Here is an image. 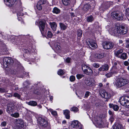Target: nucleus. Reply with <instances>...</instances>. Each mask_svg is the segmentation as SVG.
<instances>
[{
  "instance_id": "obj_50",
  "label": "nucleus",
  "mask_w": 129,
  "mask_h": 129,
  "mask_svg": "<svg viewBox=\"0 0 129 129\" xmlns=\"http://www.w3.org/2000/svg\"><path fill=\"white\" fill-rule=\"evenodd\" d=\"M52 34L51 32L50 31H48V33L47 36L49 38L52 37Z\"/></svg>"
},
{
  "instance_id": "obj_46",
  "label": "nucleus",
  "mask_w": 129,
  "mask_h": 129,
  "mask_svg": "<svg viewBox=\"0 0 129 129\" xmlns=\"http://www.w3.org/2000/svg\"><path fill=\"white\" fill-rule=\"evenodd\" d=\"M7 124V122L4 121L2 122L1 123V127H5Z\"/></svg>"
},
{
  "instance_id": "obj_35",
  "label": "nucleus",
  "mask_w": 129,
  "mask_h": 129,
  "mask_svg": "<svg viewBox=\"0 0 129 129\" xmlns=\"http://www.w3.org/2000/svg\"><path fill=\"white\" fill-rule=\"evenodd\" d=\"M95 121H96V122L97 123L98 125L101 126V125L102 122V119L100 117H99V118L98 119H96V120H95Z\"/></svg>"
},
{
  "instance_id": "obj_62",
  "label": "nucleus",
  "mask_w": 129,
  "mask_h": 129,
  "mask_svg": "<svg viewBox=\"0 0 129 129\" xmlns=\"http://www.w3.org/2000/svg\"><path fill=\"white\" fill-rule=\"evenodd\" d=\"M126 107L129 108V99L127 104V105H126Z\"/></svg>"
},
{
  "instance_id": "obj_21",
  "label": "nucleus",
  "mask_w": 129,
  "mask_h": 129,
  "mask_svg": "<svg viewBox=\"0 0 129 129\" xmlns=\"http://www.w3.org/2000/svg\"><path fill=\"white\" fill-rule=\"evenodd\" d=\"M29 83L28 81H26L24 82L23 83V88L24 89L26 90L29 87Z\"/></svg>"
},
{
  "instance_id": "obj_64",
  "label": "nucleus",
  "mask_w": 129,
  "mask_h": 129,
  "mask_svg": "<svg viewBox=\"0 0 129 129\" xmlns=\"http://www.w3.org/2000/svg\"><path fill=\"white\" fill-rule=\"evenodd\" d=\"M23 74H22V76H23L25 75L26 74V73L25 72H23L22 73Z\"/></svg>"
},
{
  "instance_id": "obj_38",
  "label": "nucleus",
  "mask_w": 129,
  "mask_h": 129,
  "mask_svg": "<svg viewBox=\"0 0 129 129\" xmlns=\"http://www.w3.org/2000/svg\"><path fill=\"white\" fill-rule=\"evenodd\" d=\"M106 91L103 89H101L99 91V93L102 96L103 98L105 93H106Z\"/></svg>"
},
{
  "instance_id": "obj_48",
  "label": "nucleus",
  "mask_w": 129,
  "mask_h": 129,
  "mask_svg": "<svg viewBox=\"0 0 129 129\" xmlns=\"http://www.w3.org/2000/svg\"><path fill=\"white\" fill-rule=\"evenodd\" d=\"M11 74H13V75H16L18 74L17 71L15 69L12 70L11 71Z\"/></svg>"
},
{
  "instance_id": "obj_31",
  "label": "nucleus",
  "mask_w": 129,
  "mask_h": 129,
  "mask_svg": "<svg viewBox=\"0 0 129 129\" xmlns=\"http://www.w3.org/2000/svg\"><path fill=\"white\" fill-rule=\"evenodd\" d=\"M54 47L56 49L58 52H59L60 49V47L59 45V44L58 43H55Z\"/></svg>"
},
{
  "instance_id": "obj_10",
  "label": "nucleus",
  "mask_w": 129,
  "mask_h": 129,
  "mask_svg": "<svg viewBox=\"0 0 129 129\" xmlns=\"http://www.w3.org/2000/svg\"><path fill=\"white\" fill-rule=\"evenodd\" d=\"M71 125V127L73 128H78V129H82V125L77 120H75L72 122Z\"/></svg>"
},
{
  "instance_id": "obj_13",
  "label": "nucleus",
  "mask_w": 129,
  "mask_h": 129,
  "mask_svg": "<svg viewBox=\"0 0 129 129\" xmlns=\"http://www.w3.org/2000/svg\"><path fill=\"white\" fill-rule=\"evenodd\" d=\"M17 0H4V2L8 6H11L13 5Z\"/></svg>"
},
{
  "instance_id": "obj_8",
  "label": "nucleus",
  "mask_w": 129,
  "mask_h": 129,
  "mask_svg": "<svg viewBox=\"0 0 129 129\" xmlns=\"http://www.w3.org/2000/svg\"><path fill=\"white\" fill-rule=\"evenodd\" d=\"M3 60V65L6 67H7L8 65L11 64L13 62V60L10 57H5L4 58Z\"/></svg>"
},
{
  "instance_id": "obj_45",
  "label": "nucleus",
  "mask_w": 129,
  "mask_h": 129,
  "mask_svg": "<svg viewBox=\"0 0 129 129\" xmlns=\"http://www.w3.org/2000/svg\"><path fill=\"white\" fill-rule=\"evenodd\" d=\"M8 91V90H6L5 88H0V92L1 93L6 92Z\"/></svg>"
},
{
  "instance_id": "obj_25",
  "label": "nucleus",
  "mask_w": 129,
  "mask_h": 129,
  "mask_svg": "<svg viewBox=\"0 0 129 129\" xmlns=\"http://www.w3.org/2000/svg\"><path fill=\"white\" fill-rule=\"evenodd\" d=\"M26 103L28 105L31 106H35L37 105V103L34 101H31L29 102H26Z\"/></svg>"
},
{
  "instance_id": "obj_39",
  "label": "nucleus",
  "mask_w": 129,
  "mask_h": 129,
  "mask_svg": "<svg viewBox=\"0 0 129 129\" xmlns=\"http://www.w3.org/2000/svg\"><path fill=\"white\" fill-rule=\"evenodd\" d=\"M11 115L13 117L15 118H17L19 117V114L18 113L16 112L11 114Z\"/></svg>"
},
{
  "instance_id": "obj_41",
  "label": "nucleus",
  "mask_w": 129,
  "mask_h": 129,
  "mask_svg": "<svg viewBox=\"0 0 129 129\" xmlns=\"http://www.w3.org/2000/svg\"><path fill=\"white\" fill-rule=\"evenodd\" d=\"M96 108L98 109H100L102 107L101 104L99 103H96L95 104Z\"/></svg>"
},
{
  "instance_id": "obj_40",
  "label": "nucleus",
  "mask_w": 129,
  "mask_h": 129,
  "mask_svg": "<svg viewBox=\"0 0 129 129\" xmlns=\"http://www.w3.org/2000/svg\"><path fill=\"white\" fill-rule=\"evenodd\" d=\"M77 36L78 37L80 38L82 36L83 32L82 30L79 29L77 31Z\"/></svg>"
},
{
  "instance_id": "obj_54",
  "label": "nucleus",
  "mask_w": 129,
  "mask_h": 129,
  "mask_svg": "<svg viewBox=\"0 0 129 129\" xmlns=\"http://www.w3.org/2000/svg\"><path fill=\"white\" fill-rule=\"evenodd\" d=\"M76 77L77 78L79 79L83 77V75H82L78 74L76 75Z\"/></svg>"
},
{
  "instance_id": "obj_3",
  "label": "nucleus",
  "mask_w": 129,
  "mask_h": 129,
  "mask_svg": "<svg viewBox=\"0 0 129 129\" xmlns=\"http://www.w3.org/2000/svg\"><path fill=\"white\" fill-rule=\"evenodd\" d=\"M38 120L40 125L43 127H46L48 125L46 118L40 117L39 118Z\"/></svg>"
},
{
  "instance_id": "obj_16",
  "label": "nucleus",
  "mask_w": 129,
  "mask_h": 129,
  "mask_svg": "<svg viewBox=\"0 0 129 129\" xmlns=\"http://www.w3.org/2000/svg\"><path fill=\"white\" fill-rule=\"evenodd\" d=\"M109 105L110 108H112L115 111H117L119 109L118 106L116 105H114L112 104H110Z\"/></svg>"
},
{
  "instance_id": "obj_20",
  "label": "nucleus",
  "mask_w": 129,
  "mask_h": 129,
  "mask_svg": "<svg viewBox=\"0 0 129 129\" xmlns=\"http://www.w3.org/2000/svg\"><path fill=\"white\" fill-rule=\"evenodd\" d=\"M59 25L61 30H65L67 29V25H65L62 23H59Z\"/></svg>"
},
{
  "instance_id": "obj_44",
  "label": "nucleus",
  "mask_w": 129,
  "mask_h": 129,
  "mask_svg": "<svg viewBox=\"0 0 129 129\" xmlns=\"http://www.w3.org/2000/svg\"><path fill=\"white\" fill-rule=\"evenodd\" d=\"M64 72L61 69L59 70L58 72V74L59 75H62L64 74Z\"/></svg>"
},
{
  "instance_id": "obj_59",
  "label": "nucleus",
  "mask_w": 129,
  "mask_h": 129,
  "mask_svg": "<svg viewBox=\"0 0 129 129\" xmlns=\"http://www.w3.org/2000/svg\"><path fill=\"white\" fill-rule=\"evenodd\" d=\"M70 58H67L66 59V61L68 63H69L70 62Z\"/></svg>"
},
{
  "instance_id": "obj_26",
  "label": "nucleus",
  "mask_w": 129,
  "mask_h": 129,
  "mask_svg": "<svg viewBox=\"0 0 129 129\" xmlns=\"http://www.w3.org/2000/svg\"><path fill=\"white\" fill-rule=\"evenodd\" d=\"M115 27V28H112L110 30H110V32L111 34L112 35H116L117 34V33H118L117 30L116 29V27Z\"/></svg>"
},
{
  "instance_id": "obj_53",
  "label": "nucleus",
  "mask_w": 129,
  "mask_h": 129,
  "mask_svg": "<svg viewBox=\"0 0 129 129\" xmlns=\"http://www.w3.org/2000/svg\"><path fill=\"white\" fill-rule=\"evenodd\" d=\"M14 96L15 97L17 98L18 99H20V95L18 93H15L14 94Z\"/></svg>"
},
{
  "instance_id": "obj_14",
  "label": "nucleus",
  "mask_w": 129,
  "mask_h": 129,
  "mask_svg": "<svg viewBox=\"0 0 129 129\" xmlns=\"http://www.w3.org/2000/svg\"><path fill=\"white\" fill-rule=\"evenodd\" d=\"M109 69V66L108 64H105L102 65L98 70L99 71H107Z\"/></svg>"
},
{
  "instance_id": "obj_36",
  "label": "nucleus",
  "mask_w": 129,
  "mask_h": 129,
  "mask_svg": "<svg viewBox=\"0 0 129 129\" xmlns=\"http://www.w3.org/2000/svg\"><path fill=\"white\" fill-rule=\"evenodd\" d=\"M118 15V13L116 12H113L111 14V16L115 18L116 19Z\"/></svg>"
},
{
  "instance_id": "obj_27",
  "label": "nucleus",
  "mask_w": 129,
  "mask_h": 129,
  "mask_svg": "<svg viewBox=\"0 0 129 129\" xmlns=\"http://www.w3.org/2000/svg\"><path fill=\"white\" fill-rule=\"evenodd\" d=\"M60 10L58 8L56 7H55L53 8L52 12L53 13L56 14H58L60 12Z\"/></svg>"
},
{
  "instance_id": "obj_58",
  "label": "nucleus",
  "mask_w": 129,
  "mask_h": 129,
  "mask_svg": "<svg viewBox=\"0 0 129 129\" xmlns=\"http://www.w3.org/2000/svg\"><path fill=\"white\" fill-rule=\"evenodd\" d=\"M124 64L125 66H127L129 64L128 62L127 61H125L124 62Z\"/></svg>"
},
{
  "instance_id": "obj_4",
  "label": "nucleus",
  "mask_w": 129,
  "mask_h": 129,
  "mask_svg": "<svg viewBox=\"0 0 129 129\" xmlns=\"http://www.w3.org/2000/svg\"><path fill=\"white\" fill-rule=\"evenodd\" d=\"M82 70L86 74L91 75L92 73V71L91 69L85 64H83L82 66Z\"/></svg>"
},
{
  "instance_id": "obj_52",
  "label": "nucleus",
  "mask_w": 129,
  "mask_h": 129,
  "mask_svg": "<svg viewBox=\"0 0 129 129\" xmlns=\"http://www.w3.org/2000/svg\"><path fill=\"white\" fill-rule=\"evenodd\" d=\"M75 77L73 76H72L70 77V80L71 81L73 82L75 81Z\"/></svg>"
},
{
  "instance_id": "obj_7",
  "label": "nucleus",
  "mask_w": 129,
  "mask_h": 129,
  "mask_svg": "<svg viewBox=\"0 0 129 129\" xmlns=\"http://www.w3.org/2000/svg\"><path fill=\"white\" fill-rule=\"evenodd\" d=\"M103 46L105 49H110L113 47L114 44L111 42L105 41L103 43Z\"/></svg>"
},
{
  "instance_id": "obj_6",
  "label": "nucleus",
  "mask_w": 129,
  "mask_h": 129,
  "mask_svg": "<svg viewBox=\"0 0 129 129\" xmlns=\"http://www.w3.org/2000/svg\"><path fill=\"white\" fill-rule=\"evenodd\" d=\"M129 100V97L127 96H122L119 99L120 103L121 105L126 107Z\"/></svg>"
},
{
  "instance_id": "obj_15",
  "label": "nucleus",
  "mask_w": 129,
  "mask_h": 129,
  "mask_svg": "<svg viewBox=\"0 0 129 129\" xmlns=\"http://www.w3.org/2000/svg\"><path fill=\"white\" fill-rule=\"evenodd\" d=\"M94 83L95 81L93 79L92 80L90 79V80H87L85 81V83L86 85L90 86H93Z\"/></svg>"
},
{
  "instance_id": "obj_49",
  "label": "nucleus",
  "mask_w": 129,
  "mask_h": 129,
  "mask_svg": "<svg viewBox=\"0 0 129 129\" xmlns=\"http://www.w3.org/2000/svg\"><path fill=\"white\" fill-rule=\"evenodd\" d=\"M90 92L88 91H87L86 92L85 94V98H87L90 95Z\"/></svg>"
},
{
  "instance_id": "obj_60",
  "label": "nucleus",
  "mask_w": 129,
  "mask_h": 129,
  "mask_svg": "<svg viewBox=\"0 0 129 129\" xmlns=\"http://www.w3.org/2000/svg\"><path fill=\"white\" fill-rule=\"evenodd\" d=\"M70 14L71 15V16L72 17H73L75 16V15L74 13L73 12L70 13Z\"/></svg>"
},
{
  "instance_id": "obj_42",
  "label": "nucleus",
  "mask_w": 129,
  "mask_h": 129,
  "mask_svg": "<svg viewBox=\"0 0 129 129\" xmlns=\"http://www.w3.org/2000/svg\"><path fill=\"white\" fill-rule=\"evenodd\" d=\"M70 110L71 111H73L75 112H76L78 111V108L76 107H73Z\"/></svg>"
},
{
  "instance_id": "obj_33",
  "label": "nucleus",
  "mask_w": 129,
  "mask_h": 129,
  "mask_svg": "<svg viewBox=\"0 0 129 129\" xmlns=\"http://www.w3.org/2000/svg\"><path fill=\"white\" fill-rule=\"evenodd\" d=\"M123 52V50L122 49H120L117 51L115 52V55L117 57H119L118 56L119 54H121Z\"/></svg>"
},
{
  "instance_id": "obj_9",
  "label": "nucleus",
  "mask_w": 129,
  "mask_h": 129,
  "mask_svg": "<svg viewBox=\"0 0 129 129\" xmlns=\"http://www.w3.org/2000/svg\"><path fill=\"white\" fill-rule=\"evenodd\" d=\"M39 27L41 34L42 35L45 34L46 33V31H44L45 22V21H41L39 22Z\"/></svg>"
},
{
  "instance_id": "obj_51",
  "label": "nucleus",
  "mask_w": 129,
  "mask_h": 129,
  "mask_svg": "<svg viewBox=\"0 0 129 129\" xmlns=\"http://www.w3.org/2000/svg\"><path fill=\"white\" fill-rule=\"evenodd\" d=\"M21 12H18L17 14V15L18 16H22L23 15V13L22 12V9L21 10Z\"/></svg>"
},
{
  "instance_id": "obj_56",
  "label": "nucleus",
  "mask_w": 129,
  "mask_h": 129,
  "mask_svg": "<svg viewBox=\"0 0 129 129\" xmlns=\"http://www.w3.org/2000/svg\"><path fill=\"white\" fill-rule=\"evenodd\" d=\"M110 2H107L106 3V5H107V7H105L106 8H108L110 7Z\"/></svg>"
},
{
  "instance_id": "obj_2",
  "label": "nucleus",
  "mask_w": 129,
  "mask_h": 129,
  "mask_svg": "<svg viewBox=\"0 0 129 129\" xmlns=\"http://www.w3.org/2000/svg\"><path fill=\"white\" fill-rule=\"evenodd\" d=\"M116 29L117 30L118 33L124 35L127 33L128 31V28L126 26L122 25L116 26Z\"/></svg>"
},
{
  "instance_id": "obj_61",
  "label": "nucleus",
  "mask_w": 129,
  "mask_h": 129,
  "mask_svg": "<svg viewBox=\"0 0 129 129\" xmlns=\"http://www.w3.org/2000/svg\"><path fill=\"white\" fill-rule=\"evenodd\" d=\"M98 86L100 87H102L103 86V85L102 83H100L99 84Z\"/></svg>"
},
{
  "instance_id": "obj_30",
  "label": "nucleus",
  "mask_w": 129,
  "mask_h": 129,
  "mask_svg": "<svg viewBox=\"0 0 129 129\" xmlns=\"http://www.w3.org/2000/svg\"><path fill=\"white\" fill-rule=\"evenodd\" d=\"M119 57L123 60L125 59H127V54L125 53H123L121 54L120 56H119Z\"/></svg>"
},
{
  "instance_id": "obj_11",
  "label": "nucleus",
  "mask_w": 129,
  "mask_h": 129,
  "mask_svg": "<svg viewBox=\"0 0 129 129\" xmlns=\"http://www.w3.org/2000/svg\"><path fill=\"white\" fill-rule=\"evenodd\" d=\"M46 2V0H40L37 3V9L39 10L42 9V6L45 4Z\"/></svg>"
},
{
  "instance_id": "obj_17",
  "label": "nucleus",
  "mask_w": 129,
  "mask_h": 129,
  "mask_svg": "<svg viewBox=\"0 0 129 129\" xmlns=\"http://www.w3.org/2000/svg\"><path fill=\"white\" fill-rule=\"evenodd\" d=\"M49 24L52 30L53 31L56 30L57 26V25L56 23L55 22H50Z\"/></svg>"
},
{
  "instance_id": "obj_24",
  "label": "nucleus",
  "mask_w": 129,
  "mask_h": 129,
  "mask_svg": "<svg viewBox=\"0 0 129 129\" xmlns=\"http://www.w3.org/2000/svg\"><path fill=\"white\" fill-rule=\"evenodd\" d=\"M123 126L122 124L119 123L115 125L113 129H123Z\"/></svg>"
},
{
  "instance_id": "obj_34",
  "label": "nucleus",
  "mask_w": 129,
  "mask_h": 129,
  "mask_svg": "<svg viewBox=\"0 0 129 129\" xmlns=\"http://www.w3.org/2000/svg\"><path fill=\"white\" fill-rule=\"evenodd\" d=\"M118 15L116 19L119 20H122L123 17L122 13H118Z\"/></svg>"
},
{
  "instance_id": "obj_23",
  "label": "nucleus",
  "mask_w": 129,
  "mask_h": 129,
  "mask_svg": "<svg viewBox=\"0 0 129 129\" xmlns=\"http://www.w3.org/2000/svg\"><path fill=\"white\" fill-rule=\"evenodd\" d=\"M90 7V6L88 4H85L83 6V10L85 12H86L88 10Z\"/></svg>"
},
{
  "instance_id": "obj_37",
  "label": "nucleus",
  "mask_w": 129,
  "mask_h": 129,
  "mask_svg": "<svg viewBox=\"0 0 129 129\" xmlns=\"http://www.w3.org/2000/svg\"><path fill=\"white\" fill-rule=\"evenodd\" d=\"M111 95L110 94H108L107 92H106V93H105L104 96L103 97V98L107 99H109L110 98Z\"/></svg>"
},
{
  "instance_id": "obj_18",
  "label": "nucleus",
  "mask_w": 129,
  "mask_h": 129,
  "mask_svg": "<svg viewBox=\"0 0 129 129\" xmlns=\"http://www.w3.org/2000/svg\"><path fill=\"white\" fill-rule=\"evenodd\" d=\"M14 108L13 106L11 104H9L7 105V112L9 113L10 112L12 111L13 109Z\"/></svg>"
},
{
  "instance_id": "obj_5",
  "label": "nucleus",
  "mask_w": 129,
  "mask_h": 129,
  "mask_svg": "<svg viewBox=\"0 0 129 129\" xmlns=\"http://www.w3.org/2000/svg\"><path fill=\"white\" fill-rule=\"evenodd\" d=\"M87 44L90 47H92L93 49H94L97 47V45L95 41L94 40L88 38L86 40Z\"/></svg>"
},
{
  "instance_id": "obj_32",
  "label": "nucleus",
  "mask_w": 129,
  "mask_h": 129,
  "mask_svg": "<svg viewBox=\"0 0 129 129\" xmlns=\"http://www.w3.org/2000/svg\"><path fill=\"white\" fill-rule=\"evenodd\" d=\"M87 21L88 22H91L94 20V18L93 16L90 15L87 18Z\"/></svg>"
},
{
  "instance_id": "obj_63",
  "label": "nucleus",
  "mask_w": 129,
  "mask_h": 129,
  "mask_svg": "<svg viewBox=\"0 0 129 129\" xmlns=\"http://www.w3.org/2000/svg\"><path fill=\"white\" fill-rule=\"evenodd\" d=\"M3 113V110L0 109V115H2Z\"/></svg>"
},
{
  "instance_id": "obj_19",
  "label": "nucleus",
  "mask_w": 129,
  "mask_h": 129,
  "mask_svg": "<svg viewBox=\"0 0 129 129\" xmlns=\"http://www.w3.org/2000/svg\"><path fill=\"white\" fill-rule=\"evenodd\" d=\"M94 57L96 58L102 59L104 57V55L103 53H97L95 54Z\"/></svg>"
},
{
  "instance_id": "obj_12",
  "label": "nucleus",
  "mask_w": 129,
  "mask_h": 129,
  "mask_svg": "<svg viewBox=\"0 0 129 129\" xmlns=\"http://www.w3.org/2000/svg\"><path fill=\"white\" fill-rule=\"evenodd\" d=\"M15 123L17 127H23L24 126V122L22 120L18 119L16 120Z\"/></svg>"
},
{
  "instance_id": "obj_1",
  "label": "nucleus",
  "mask_w": 129,
  "mask_h": 129,
  "mask_svg": "<svg viewBox=\"0 0 129 129\" xmlns=\"http://www.w3.org/2000/svg\"><path fill=\"white\" fill-rule=\"evenodd\" d=\"M128 83V79L120 77L116 78L113 82V84L116 87L120 88L127 84Z\"/></svg>"
},
{
  "instance_id": "obj_55",
  "label": "nucleus",
  "mask_w": 129,
  "mask_h": 129,
  "mask_svg": "<svg viewBox=\"0 0 129 129\" xmlns=\"http://www.w3.org/2000/svg\"><path fill=\"white\" fill-rule=\"evenodd\" d=\"M109 120L111 122V123H112L114 120V118L113 117V116H111V117H110Z\"/></svg>"
},
{
  "instance_id": "obj_28",
  "label": "nucleus",
  "mask_w": 129,
  "mask_h": 129,
  "mask_svg": "<svg viewBox=\"0 0 129 129\" xmlns=\"http://www.w3.org/2000/svg\"><path fill=\"white\" fill-rule=\"evenodd\" d=\"M117 73L116 71H113L107 74L106 75V76L107 78H109L112 76L113 74H116Z\"/></svg>"
},
{
  "instance_id": "obj_22",
  "label": "nucleus",
  "mask_w": 129,
  "mask_h": 129,
  "mask_svg": "<svg viewBox=\"0 0 129 129\" xmlns=\"http://www.w3.org/2000/svg\"><path fill=\"white\" fill-rule=\"evenodd\" d=\"M63 112L64 114L65 115L66 118L67 119H69L70 117L69 115L70 111L67 110H66L63 111Z\"/></svg>"
},
{
  "instance_id": "obj_43",
  "label": "nucleus",
  "mask_w": 129,
  "mask_h": 129,
  "mask_svg": "<svg viewBox=\"0 0 129 129\" xmlns=\"http://www.w3.org/2000/svg\"><path fill=\"white\" fill-rule=\"evenodd\" d=\"M49 111L51 112V114L54 116H56L57 115V113L56 111H53L51 109H50Z\"/></svg>"
},
{
  "instance_id": "obj_57",
  "label": "nucleus",
  "mask_w": 129,
  "mask_h": 129,
  "mask_svg": "<svg viewBox=\"0 0 129 129\" xmlns=\"http://www.w3.org/2000/svg\"><path fill=\"white\" fill-rule=\"evenodd\" d=\"M108 113L109 115H111V116H113L114 113L110 110H109L108 112Z\"/></svg>"
},
{
  "instance_id": "obj_29",
  "label": "nucleus",
  "mask_w": 129,
  "mask_h": 129,
  "mask_svg": "<svg viewBox=\"0 0 129 129\" xmlns=\"http://www.w3.org/2000/svg\"><path fill=\"white\" fill-rule=\"evenodd\" d=\"M63 4L65 6L69 5L70 3V0H62Z\"/></svg>"
},
{
  "instance_id": "obj_47",
  "label": "nucleus",
  "mask_w": 129,
  "mask_h": 129,
  "mask_svg": "<svg viewBox=\"0 0 129 129\" xmlns=\"http://www.w3.org/2000/svg\"><path fill=\"white\" fill-rule=\"evenodd\" d=\"M93 66L95 68H98L100 67V65L98 63H94L92 64Z\"/></svg>"
}]
</instances>
